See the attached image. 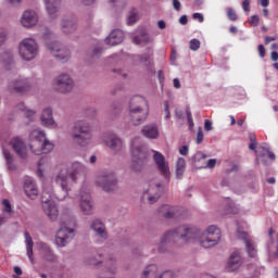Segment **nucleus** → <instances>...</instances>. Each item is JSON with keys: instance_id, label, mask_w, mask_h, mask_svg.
I'll return each mask as SVG.
<instances>
[{"instance_id": "obj_39", "label": "nucleus", "mask_w": 278, "mask_h": 278, "mask_svg": "<svg viewBox=\"0 0 278 278\" xmlns=\"http://www.w3.org/2000/svg\"><path fill=\"white\" fill-rule=\"evenodd\" d=\"M226 16H227L228 21H238V14L231 8L226 9Z\"/></svg>"}, {"instance_id": "obj_41", "label": "nucleus", "mask_w": 278, "mask_h": 278, "mask_svg": "<svg viewBox=\"0 0 278 278\" xmlns=\"http://www.w3.org/2000/svg\"><path fill=\"white\" fill-rule=\"evenodd\" d=\"M0 58L4 65L12 64V53L4 52Z\"/></svg>"}, {"instance_id": "obj_9", "label": "nucleus", "mask_w": 278, "mask_h": 278, "mask_svg": "<svg viewBox=\"0 0 278 278\" xmlns=\"http://www.w3.org/2000/svg\"><path fill=\"white\" fill-rule=\"evenodd\" d=\"M74 86L75 81H73V78H71L68 74H61L55 78L54 88L56 92L66 94V92H71V90H73Z\"/></svg>"}, {"instance_id": "obj_60", "label": "nucleus", "mask_w": 278, "mask_h": 278, "mask_svg": "<svg viewBox=\"0 0 278 278\" xmlns=\"http://www.w3.org/2000/svg\"><path fill=\"white\" fill-rule=\"evenodd\" d=\"M270 60H271V62H278V52L277 51L271 52Z\"/></svg>"}, {"instance_id": "obj_58", "label": "nucleus", "mask_w": 278, "mask_h": 278, "mask_svg": "<svg viewBox=\"0 0 278 278\" xmlns=\"http://www.w3.org/2000/svg\"><path fill=\"white\" fill-rule=\"evenodd\" d=\"M179 154H180V155H187V154H188V146H182V147L179 149Z\"/></svg>"}, {"instance_id": "obj_37", "label": "nucleus", "mask_w": 278, "mask_h": 278, "mask_svg": "<svg viewBox=\"0 0 278 278\" xmlns=\"http://www.w3.org/2000/svg\"><path fill=\"white\" fill-rule=\"evenodd\" d=\"M40 247H41V250L45 253L46 258L51 262L53 260V252L51 251L49 245H47L46 243H40Z\"/></svg>"}, {"instance_id": "obj_4", "label": "nucleus", "mask_w": 278, "mask_h": 278, "mask_svg": "<svg viewBox=\"0 0 278 278\" xmlns=\"http://www.w3.org/2000/svg\"><path fill=\"white\" fill-rule=\"evenodd\" d=\"M86 170V166H84L79 162H75L72 164L71 172L66 168L60 170L59 175L56 176V181L61 185L62 190L65 191V194H68V184L71 181H76L77 176Z\"/></svg>"}, {"instance_id": "obj_30", "label": "nucleus", "mask_w": 278, "mask_h": 278, "mask_svg": "<svg viewBox=\"0 0 278 278\" xmlns=\"http://www.w3.org/2000/svg\"><path fill=\"white\" fill-rule=\"evenodd\" d=\"M184 173H186V159L179 157L176 162V177H177V179H181L184 177Z\"/></svg>"}, {"instance_id": "obj_3", "label": "nucleus", "mask_w": 278, "mask_h": 278, "mask_svg": "<svg viewBox=\"0 0 278 278\" xmlns=\"http://www.w3.org/2000/svg\"><path fill=\"white\" fill-rule=\"evenodd\" d=\"M30 150L35 155H42L53 151V143L47 140V135L42 130H33L30 132Z\"/></svg>"}, {"instance_id": "obj_22", "label": "nucleus", "mask_w": 278, "mask_h": 278, "mask_svg": "<svg viewBox=\"0 0 278 278\" xmlns=\"http://www.w3.org/2000/svg\"><path fill=\"white\" fill-rule=\"evenodd\" d=\"M24 192L28 199H36L38 197V188L36 187V184H34V180L31 178H27L24 181Z\"/></svg>"}, {"instance_id": "obj_14", "label": "nucleus", "mask_w": 278, "mask_h": 278, "mask_svg": "<svg viewBox=\"0 0 278 278\" xmlns=\"http://www.w3.org/2000/svg\"><path fill=\"white\" fill-rule=\"evenodd\" d=\"M163 190L164 188L160 184L150 185V188L143 193V199H147L148 202L153 205V203H157V200L162 197Z\"/></svg>"}, {"instance_id": "obj_13", "label": "nucleus", "mask_w": 278, "mask_h": 278, "mask_svg": "<svg viewBox=\"0 0 278 278\" xmlns=\"http://www.w3.org/2000/svg\"><path fill=\"white\" fill-rule=\"evenodd\" d=\"M73 238H75V230L73 228L62 227L56 232L55 242L58 247H64L68 244Z\"/></svg>"}, {"instance_id": "obj_10", "label": "nucleus", "mask_w": 278, "mask_h": 278, "mask_svg": "<svg viewBox=\"0 0 278 278\" xmlns=\"http://www.w3.org/2000/svg\"><path fill=\"white\" fill-rule=\"evenodd\" d=\"M96 184L100 186L104 192H112L116 190V176L114 173L103 174L98 177Z\"/></svg>"}, {"instance_id": "obj_53", "label": "nucleus", "mask_w": 278, "mask_h": 278, "mask_svg": "<svg viewBox=\"0 0 278 278\" xmlns=\"http://www.w3.org/2000/svg\"><path fill=\"white\" fill-rule=\"evenodd\" d=\"M275 40H277V37L267 36V37L264 38V43L265 45H270V42H275Z\"/></svg>"}, {"instance_id": "obj_16", "label": "nucleus", "mask_w": 278, "mask_h": 278, "mask_svg": "<svg viewBox=\"0 0 278 278\" xmlns=\"http://www.w3.org/2000/svg\"><path fill=\"white\" fill-rule=\"evenodd\" d=\"M22 27H36L38 25V14L35 11L26 10L21 18Z\"/></svg>"}, {"instance_id": "obj_28", "label": "nucleus", "mask_w": 278, "mask_h": 278, "mask_svg": "<svg viewBox=\"0 0 278 278\" xmlns=\"http://www.w3.org/2000/svg\"><path fill=\"white\" fill-rule=\"evenodd\" d=\"M24 238L26 242L28 258L30 262H34V240L31 239V235H29V232H25Z\"/></svg>"}, {"instance_id": "obj_31", "label": "nucleus", "mask_w": 278, "mask_h": 278, "mask_svg": "<svg viewBox=\"0 0 278 278\" xmlns=\"http://www.w3.org/2000/svg\"><path fill=\"white\" fill-rule=\"evenodd\" d=\"M160 212L164 216V218H175V207L168 204L163 205Z\"/></svg>"}, {"instance_id": "obj_36", "label": "nucleus", "mask_w": 278, "mask_h": 278, "mask_svg": "<svg viewBox=\"0 0 278 278\" xmlns=\"http://www.w3.org/2000/svg\"><path fill=\"white\" fill-rule=\"evenodd\" d=\"M157 273V265H150L146 268V270L143 271L142 278H147V277H155Z\"/></svg>"}, {"instance_id": "obj_57", "label": "nucleus", "mask_w": 278, "mask_h": 278, "mask_svg": "<svg viewBox=\"0 0 278 278\" xmlns=\"http://www.w3.org/2000/svg\"><path fill=\"white\" fill-rule=\"evenodd\" d=\"M249 140L251 143H257V136H255V134L251 132L249 135Z\"/></svg>"}, {"instance_id": "obj_25", "label": "nucleus", "mask_w": 278, "mask_h": 278, "mask_svg": "<svg viewBox=\"0 0 278 278\" xmlns=\"http://www.w3.org/2000/svg\"><path fill=\"white\" fill-rule=\"evenodd\" d=\"M46 10L50 16L60 12V5H62V0H45Z\"/></svg>"}, {"instance_id": "obj_29", "label": "nucleus", "mask_w": 278, "mask_h": 278, "mask_svg": "<svg viewBox=\"0 0 278 278\" xmlns=\"http://www.w3.org/2000/svg\"><path fill=\"white\" fill-rule=\"evenodd\" d=\"M61 27L63 34H73L77 29V24L71 20H63Z\"/></svg>"}, {"instance_id": "obj_32", "label": "nucleus", "mask_w": 278, "mask_h": 278, "mask_svg": "<svg viewBox=\"0 0 278 278\" xmlns=\"http://www.w3.org/2000/svg\"><path fill=\"white\" fill-rule=\"evenodd\" d=\"M104 266H106L109 273H111L112 275L116 273V261L114 260V257H106L104 261Z\"/></svg>"}, {"instance_id": "obj_61", "label": "nucleus", "mask_w": 278, "mask_h": 278, "mask_svg": "<svg viewBox=\"0 0 278 278\" xmlns=\"http://www.w3.org/2000/svg\"><path fill=\"white\" fill-rule=\"evenodd\" d=\"M157 27L159 29H166V22H164L163 20H160L157 22Z\"/></svg>"}, {"instance_id": "obj_64", "label": "nucleus", "mask_w": 278, "mask_h": 278, "mask_svg": "<svg viewBox=\"0 0 278 278\" xmlns=\"http://www.w3.org/2000/svg\"><path fill=\"white\" fill-rule=\"evenodd\" d=\"M157 75H159V79H160V81H161V84H162V81H164V72H163L162 70H160V71L157 72Z\"/></svg>"}, {"instance_id": "obj_33", "label": "nucleus", "mask_w": 278, "mask_h": 278, "mask_svg": "<svg viewBox=\"0 0 278 278\" xmlns=\"http://www.w3.org/2000/svg\"><path fill=\"white\" fill-rule=\"evenodd\" d=\"M4 160L7 161V165L9 170H16V166L14 165V159L12 154L8 150H3Z\"/></svg>"}, {"instance_id": "obj_17", "label": "nucleus", "mask_w": 278, "mask_h": 278, "mask_svg": "<svg viewBox=\"0 0 278 278\" xmlns=\"http://www.w3.org/2000/svg\"><path fill=\"white\" fill-rule=\"evenodd\" d=\"M242 255L240 254L239 251H235L231 253L226 269L228 270V273H233L235 270H238V268H240V266H242Z\"/></svg>"}, {"instance_id": "obj_20", "label": "nucleus", "mask_w": 278, "mask_h": 278, "mask_svg": "<svg viewBox=\"0 0 278 278\" xmlns=\"http://www.w3.org/2000/svg\"><path fill=\"white\" fill-rule=\"evenodd\" d=\"M80 210L84 214H92V201L89 192H80Z\"/></svg>"}, {"instance_id": "obj_26", "label": "nucleus", "mask_w": 278, "mask_h": 278, "mask_svg": "<svg viewBox=\"0 0 278 278\" xmlns=\"http://www.w3.org/2000/svg\"><path fill=\"white\" fill-rule=\"evenodd\" d=\"M90 229L96 231L100 236V238H108V232L105 231V225L101 223V220L96 219L92 222Z\"/></svg>"}, {"instance_id": "obj_62", "label": "nucleus", "mask_w": 278, "mask_h": 278, "mask_svg": "<svg viewBox=\"0 0 278 278\" xmlns=\"http://www.w3.org/2000/svg\"><path fill=\"white\" fill-rule=\"evenodd\" d=\"M265 151H266L269 160H273V161L276 160L275 152H270V150H268V149H265Z\"/></svg>"}, {"instance_id": "obj_7", "label": "nucleus", "mask_w": 278, "mask_h": 278, "mask_svg": "<svg viewBox=\"0 0 278 278\" xmlns=\"http://www.w3.org/2000/svg\"><path fill=\"white\" fill-rule=\"evenodd\" d=\"M132 164L130 166L132 173H140L144 165L147 164V148L144 146H139L132 148Z\"/></svg>"}, {"instance_id": "obj_15", "label": "nucleus", "mask_w": 278, "mask_h": 278, "mask_svg": "<svg viewBox=\"0 0 278 278\" xmlns=\"http://www.w3.org/2000/svg\"><path fill=\"white\" fill-rule=\"evenodd\" d=\"M154 162L160 175H163L165 179H170V167H168V164H166V159L162 153H154Z\"/></svg>"}, {"instance_id": "obj_6", "label": "nucleus", "mask_w": 278, "mask_h": 278, "mask_svg": "<svg viewBox=\"0 0 278 278\" xmlns=\"http://www.w3.org/2000/svg\"><path fill=\"white\" fill-rule=\"evenodd\" d=\"M51 199H53V192L51 191V188H49L48 190L45 189L41 193L43 212L45 214H47L50 220H58V216H59L58 206H55V203H53Z\"/></svg>"}, {"instance_id": "obj_59", "label": "nucleus", "mask_w": 278, "mask_h": 278, "mask_svg": "<svg viewBox=\"0 0 278 278\" xmlns=\"http://www.w3.org/2000/svg\"><path fill=\"white\" fill-rule=\"evenodd\" d=\"M193 18H198L199 23H203V14L201 13H193Z\"/></svg>"}, {"instance_id": "obj_63", "label": "nucleus", "mask_w": 278, "mask_h": 278, "mask_svg": "<svg viewBox=\"0 0 278 278\" xmlns=\"http://www.w3.org/2000/svg\"><path fill=\"white\" fill-rule=\"evenodd\" d=\"M165 118H170V111L168 110V102H165Z\"/></svg>"}, {"instance_id": "obj_11", "label": "nucleus", "mask_w": 278, "mask_h": 278, "mask_svg": "<svg viewBox=\"0 0 278 278\" xmlns=\"http://www.w3.org/2000/svg\"><path fill=\"white\" fill-rule=\"evenodd\" d=\"M47 48L49 49L50 53H52V55L56 58V60H62L63 62H66L71 58V52L68 51V49L62 48L60 43H58V41L48 42Z\"/></svg>"}, {"instance_id": "obj_21", "label": "nucleus", "mask_w": 278, "mask_h": 278, "mask_svg": "<svg viewBox=\"0 0 278 278\" xmlns=\"http://www.w3.org/2000/svg\"><path fill=\"white\" fill-rule=\"evenodd\" d=\"M104 143L110 147L111 151L114 153H118L123 151V140L116 137L115 135H111L108 139L104 140Z\"/></svg>"}, {"instance_id": "obj_54", "label": "nucleus", "mask_w": 278, "mask_h": 278, "mask_svg": "<svg viewBox=\"0 0 278 278\" xmlns=\"http://www.w3.org/2000/svg\"><path fill=\"white\" fill-rule=\"evenodd\" d=\"M24 114H25L26 118H31L36 114V112H34L33 110L24 109Z\"/></svg>"}, {"instance_id": "obj_34", "label": "nucleus", "mask_w": 278, "mask_h": 278, "mask_svg": "<svg viewBox=\"0 0 278 278\" xmlns=\"http://www.w3.org/2000/svg\"><path fill=\"white\" fill-rule=\"evenodd\" d=\"M149 34L142 33L140 36H135L132 38V42L135 45H147V42H150Z\"/></svg>"}, {"instance_id": "obj_51", "label": "nucleus", "mask_w": 278, "mask_h": 278, "mask_svg": "<svg viewBox=\"0 0 278 278\" xmlns=\"http://www.w3.org/2000/svg\"><path fill=\"white\" fill-rule=\"evenodd\" d=\"M5 42V29L0 28V47Z\"/></svg>"}, {"instance_id": "obj_23", "label": "nucleus", "mask_w": 278, "mask_h": 278, "mask_svg": "<svg viewBox=\"0 0 278 278\" xmlns=\"http://www.w3.org/2000/svg\"><path fill=\"white\" fill-rule=\"evenodd\" d=\"M11 87L15 92H20V94H25V92H29V81L27 79H15Z\"/></svg>"}, {"instance_id": "obj_19", "label": "nucleus", "mask_w": 278, "mask_h": 278, "mask_svg": "<svg viewBox=\"0 0 278 278\" xmlns=\"http://www.w3.org/2000/svg\"><path fill=\"white\" fill-rule=\"evenodd\" d=\"M41 123L45 127H51V129L58 127L55 119H53V110L51 108H47L42 111Z\"/></svg>"}, {"instance_id": "obj_45", "label": "nucleus", "mask_w": 278, "mask_h": 278, "mask_svg": "<svg viewBox=\"0 0 278 278\" xmlns=\"http://www.w3.org/2000/svg\"><path fill=\"white\" fill-rule=\"evenodd\" d=\"M186 114H187V121H188L189 125L193 126L194 121L192 119V112L190 111L189 106L186 109Z\"/></svg>"}, {"instance_id": "obj_56", "label": "nucleus", "mask_w": 278, "mask_h": 278, "mask_svg": "<svg viewBox=\"0 0 278 278\" xmlns=\"http://www.w3.org/2000/svg\"><path fill=\"white\" fill-rule=\"evenodd\" d=\"M180 25H188V16L187 15H181L179 18Z\"/></svg>"}, {"instance_id": "obj_49", "label": "nucleus", "mask_w": 278, "mask_h": 278, "mask_svg": "<svg viewBox=\"0 0 278 278\" xmlns=\"http://www.w3.org/2000/svg\"><path fill=\"white\" fill-rule=\"evenodd\" d=\"M173 8L174 10H176V12H179V10H181V2H179V0H173Z\"/></svg>"}, {"instance_id": "obj_43", "label": "nucleus", "mask_w": 278, "mask_h": 278, "mask_svg": "<svg viewBox=\"0 0 278 278\" xmlns=\"http://www.w3.org/2000/svg\"><path fill=\"white\" fill-rule=\"evenodd\" d=\"M46 162H47V157H41V159L39 160V162H38L39 168H38V170H37L38 177H42V168H41V167L45 165Z\"/></svg>"}, {"instance_id": "obj_48", "label": "nucleus", "mask_w": 278, "mask_h": 278, "mask_svg": "<svg viewBox=\"0 0 278 278\" xmlns=\"http://www.w3.org/2000/svg\"><path fill=\"white\" fill-rule=\"evenodd\" d=\"M195 142L197 144H201V142H203V130L201 128L198 129Z\"/></svg>"}, {"instance_id": "obj_8", "label": "nucleus", "mask_w": 278, "mask_h": 278, "mask_svg": "<svg viewBox=\"0 0 278 278\" xmlns=\"http://www.w3.org/2000/svg\"><path fill=\"white\" fill-rule=\"evenodd\" d=\"M20 55L28 62L34 60L38 55V43H36V40L31 38L24 39L20 45Z\"/></svg>"}, {"instance_id": "obj_40", "label": "nucleus", "mask_w": 278, "mask_h": 278, "mask_svg": "<svg viewBox=\"0 0 278 278\" xmlns=\"http://www.w3.org/2000/svg\"><path fill=\"white\" fill-rule=\"evenodd\" d=\"M189 49L191 51H199V49H201V41H199V39H191L189 42Z\"/></svg>"}, {"instance_id": "obj_44", "label": "nucleus", "mask_w": 278, "mask_h": 278, "mask_svg": "<svg viewBox=\"0 0 278 278\" xmlns=\"http://www.w3.org/2000/svg\"><path fill=\"white\" fill-rule=\"evenodd\" d=\"M250 25L252 27H257V25H260V16L258 15H252L250 17Z\"/></svg>"}, {"instance_id": "obj_5", "label": "nucleus", "mask_w": 278, "mask_h": 278, "mask_svg": "<svg viewBox=\"0 0 278 278\" xmlns=\"http://www.w3.org/2000/svg\"><path fill=\"white\" fill-rule=\"evenodd\" d=\"M72 137L74 142H76V144L79 147H86L87 144H90V141L92 140L90 125L86 123V121L75 122L72 130Z\"/></svg>"}, {"instance_id": "obj_12", "label": "nucleus", "mask_w": 278, "mask_h": 278, "mask_svg": "<svg viewBox=\"0 0 278 278\" xmlns=\"http://www.w3.org/2000/svg\"><path fill=\"white\" fill-rule=\"evenodd\" d=\"M237 237L240 240H244L245 242V250L249 255V257H257V244H255V241L251 239L248 232L240 231V229H237Z\"/></svg>"}, {"instance_id": "obj_1", "label": "nucleus", "mask_w": 278, "mask_h": 278, "mask_svg": "<svg viewBox=\"0 0 278 278\" xmlns=\"http://www.w3.org/2000/svg\"><path fill=\"white\" fill-rule=\"evenodd\" d=\"M178 238L184 242H195L199 240L200 247L203 249H212L220 242V229L214 225L208 226L203 233L194 227L180 226L174 231H167L161 239L159 252L164 253V244Z\"/></svg>"}, {"instance_id": "obj_50", "label": "nucleus", "mask_w": 278, "mask_h": 278, "mask_svg": "<svg viewBox=\"0 0 278 278\" xmlns=\"http://www.w3.org/2000/svg\"><path fill=\"white\" fill-rule=\"evenodd\" d=\"M204 129L205 131H212L213 127H212V122L210 119H205Z\"/></svg>"}, {"instance_id": "obj_46", "label": "nucleus", "mask_w": 278, "mask_h": 278, "mask_svg": "<svg viewBox=\"0 0 278 278\" xmlns=\"http://www.w3.org/2000/svg\"><path fill=\"white\" fill-rule=\"evenodd\" d=\"M260 58H266V48L264 45H258L257 47Z\"/></svg>"}, {"instance_id": "obj_24", "label": "nucleus", "mask_w": 278, "mask_h": 278, "mask_svg": "<svg viewBox=\"0 0 278 278\" xmlns=\"http://www.w3.org/2000/svg\"><path fill=\"white\" fill-rule=\"evenodd\" d=\"M12 148L20 155V157H26L27 149L25 148V143L20 138H14L12 140Z\"/></svg>"}, {"instance_id": "obj_35", "label": "nucleus", "mask_w": 278, "mask_h": 278, "mask_svg": "<svg viewBox=\"0 0 278 278\" xmlns=\"http://www.w3.org/2000/svg\"><path fill=\"white\" fill-rule=\"evenodd\" d=\"M138 18H140L138 10L132 9L127 17V25H134L135 23H138Z\"/></svg>"}, {"instance_id": "obj_2", "label": "nucleus", "mask_w": 278, "mask_h": 278, "mask_svg": "<svg viewBox=\"0 0 278 278\" xmlns=\"http://www.w3.org/2000/svg\"><path fill=\"white\" fill-rule=\"evenodd\" d=\"M128 110L130 114V123L132 125H140V123L147 118V100L140 96L132 97Z\"/></svg>"}, {"instance_id": "obj_38", "label": "nucleus", "mask_w": 278, "mask_h": 278, "mask_svg": "<svg viewBox=\"0 0 278 278\" xmlns=\"http://www.w3.org/2000/svg\"><path fill=\"white\" fill-rule=\"evenodd\" d=\"M238 212H240V210L236 206V204L233 202H229L226 206L224 214H238Z\"/></svg>"}, {"instance_id": "obj_42", "label": "nucleus", "mask_w": 278, "mask_h": 278, "mask_svg": "<svg viewBox=\"0 0 278 278\" xmlns=\"http://www.w3.org/2000/svg\"><path fill=\"white\" fill-rule=\"evenodd\" d=\"M2 207L5 214H12V204L10 203V200L8 199L2 200Z\"/></svg>"}, {"instance_id": "obj_52", "label": "nucleus", "mask_w": 278, "mask_h": 278, "mask_svg": "<svg viewBox=\"0 0 278 278\" xmlns=\"http://www.w3.org/2000/svg\"><path fill=\"white\" fill-rule=\"evenodd\" d=\"M216 166V159H210L206 163V168H214Z\"/></svg>"}, {"instance_id": "obj_55", "label": "nucleus", "mask_w": 278, "mask_h": 278, "mask_svg": "<svg viewBox=\"0 0 278 278\" xmlns=\"http://www.w3.org/2000/svg\"><path fill=\"white\" fill-rule=\"evenodd\" d=\"M177 61V51H175V49L172 50V53H170V62L172 64H174V62Z\"/></svg>"}, {"instance_id": "obj_18", "label": "nucleus", "mask_w": 278, "mask_h": 278, "mask_svg": "<svg viewBox=\"0 0 278 278\" xmlns=\"http://www.w3.org/2000/svg\"><path fill=\"white\" fill-rule=\"evenodd\" d=\"M125 40V33L121 29H114L109 37L105 38V45H110L111 47H116V45H121Z\"/></svg>"}, {"instance_id": "obj_47", "label": "nucleus", "mask_w": 278, "mask_h": 278, "mask_svg": "<svg viewBox=\"0 0 278 278\" xmlns=\"http://www.w3.org/2000/svg\"><path fill=\"white\" fill-rule=\"evenodd\" d=\"M242 10L243 12H251V1L244 0L242 2Z\"/></svg>"}, {"instance_id": "obj_27", "label": "nucleus", "mask_w": 278, "mask_h": 278, "mask_svg": "<svg viewBox=\"0 0 278 278\" xmlns=\"http://www.w3.org/2000/svg\"><path fill=\"white\" fill-rule=\"evenodd\" d=\"M142 134L146 138H150L152 140L160 138V130L157 129V126H146L142 129Z\"/></svg>"}]
</instances>
